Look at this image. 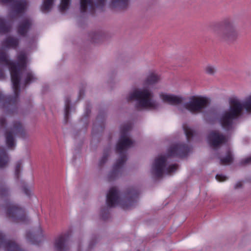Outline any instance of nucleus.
Returning <instances> with one entry per match:
<instances>
[{
	"instance_id": "obj_13",
	"label": "nucleus",
	"mask_w": 251,
	"mask_h": 251,
	"mask_svg": "<svg viewBox=\"0 0 251 251\" xmlns=\"http://www.w3.org/2000/svg\"><path fill=\"white\" fill-rule=\"evenodd\" d=\"M121 195L115 187L110 189L106 197V203L109 207H114L120 202Z\"/></svg>"
},
{
	"instance_id": "obj_36",
	"label": "nucleus",
	"mask_w": 251,
	"mask_h": 251,
	"mask_svg": "<svg viewBox=\"0 0 251 251\" xmlns=\"http://www.w3.org/2000/svg\"><path fill=\"white\" fill-rule=\"evenodd\" d=\"M70 0H61L60 5V10L63 12L68 8Z\"/></svg>"
},
{
	"instance_id": "obj_10",
	"label": "nucleus",
	"mask_w": 251,
	"mask_h": 251,
	"mask_svg": "<svg viewBox=\"0 0 251 251\" xmlns=\"http://www.w3.org/2000/svg\"><path fill=\"white\" fill-rule=\"evenodd\" d=\"M139 193V190L135 188H129L125 195L126 202L122 204V208L126 210L134 206L138 200Z\"/></svg>"
},
{
	"instance_id": "obj_22",
	"label": "nucleus",
	"mask_w": 251,
	"mask_h": 251,
	"mask_svg": "<svg viewBox=\"0 0 251 251\" xmlns=\"http://www.w3.org/2000/svg\"><path fill=\"white\" fill-rule=\"evenodd\" d=\"M9 161V159L5 148L0 147V168L5 167Z\"/></svg>"
},
{
	"instance_id": "obj_30",
	"label": "nucleus",
	"mask_w": 251,
	"mask_h": 251,
	"mask_svg": "<svg viewBox=\"0 0 251 251\" xmlns=\"http://www.w3.org/2000/svg\"><path fill=\"white\" fill-rule=\"evenodd\" d=\"M10 30V27L7 25L3 20L0 18V33H6Z\"/></svg>"
},
{
	"instance_id": "obj_12",
	"label": "nucleus",
	"mask_w": 251,
	"mask_h": 251,
	"mask_svg": "<svg viewBox=\"0 0 251 251\" xmlns=\"http://www.w3.org/2000/svg\"><path fill=\"white\" fill-rule=\"evenodd\" d=\"M71 235V231L59 235L55 240L54 248L56 251H69V248L68 242Z\"/></svg>"
},
{
	"instance_id": "obj_23",
	"label": "nucleus",
	"mask_w": 251,
	"mask_h": 251,
	"mask_svg": "<svg viewBox=\"0 0 251 251\" xmlns=\"http://www.w3.org/2000/svg\"><path fill=\"white\" fill-rule=\"evenodd\" d=\"M128 0H112L111 6L112 7L126 8L128 5Z\"/></svg>"
},
{
	"instance_id": "obj_15",
	"label": "nucleus",
	"mask_w": 251,
	"mask_h": 251,
	"mask_svg": "<svg viewBox=\"0 0 251 251\" xmlns=\"http://www.w3.org/2000/svg\"><path fill=\"white\" fill-rule=\"evenodd\" d=\"M26 238L32 244L39 245L44 239L43 230L41 227H39L36 233L27 232Z\"/></svg>"
},
{
	"instance_id": "obj_40",
	"label": "nucleus",
	"mask_w": 251,
	"mask_h": 251,
	"mask_svg": "<svg viewBox=\"0 0 251 251\" xmlns=\"http://www.w3.org/2000/svg\"><path fill=\"white\" fill-rule=\"evenodd\" d=\"M240 164L241 165L251 164V156L241 160Z\"/></svg>"
},
{
	"instance_id": "obj_46",
	"label": "nucleus",
	"mask_w": 251,
	"mask_h": 251,
	"mask_svg": "<svg viewBox=\"0 0 251 251\" xmlns=\"http://www.w3.org/2000/svg\"><path fill=\"white\" fill-rule=\"evenodd\" d=\"M84 95V92L82 90H80L79 93L78 99H80Z\"/></svg>"
},
{
	"instance_id": "obj_11",
	"label": "nucleus",
	"mask_w": 251,
	"mask_h": 251,
	"mask_svg": "<svg viewBox=\"0 0 251 251\" xmlns=\"http://www.w3.org/2000/svg\"><path fill=\"white\" fill-rule=\"evenodd\" d=\"M167 159L164 156H160L156 158L152 167V174L157 178L161 177L165 171Z\"/></svg>"
},
{
	"instance_id": "obj_31",
	"label": "nucleus",
	"mask_w": 251,
	"mask_h": 251,
	"mask_svg": "<svg viewBox=\"0 0 251 251\" xmlns=\"http://www.w3.org/2000/svg\"><path fill=\"white\" fill-rule=\"evenodd\" d=\"M22 190L24 193L27 197H30L32 194V188L31 187L28 186L24 182L22 184Z\"/></svg>"
},
{
	"instance_id": "obj_3",
	"label": "nucleus",
	"mask_w": 251,
	"mask_h": 251,
	"mask_svg": "<svg viewBox=\"0 0 251 251\" xmlns=\"http://www.w3.org/2000/svg\"><path fill=\"white\" fill-rule=\"evenodd\" d=\"M9 193V189L5 184H0V199L5 200L4 208L7 216L13 222L27 224L29 220L25 210L7 199Z\"/></svg>"
},
{
	"instance_id": "obj_27",
	"label": "nucleus",
	"mask_w": 251,
	"mask_h": 251,
	"mask_svg": "<svg viewBox=\"0 0 251 251\" xmlns=\"http://www.w3.org/2000/svg\"><path fill=\"white\" fill-rule=\"evenodd\" d=\"M53 0H44L41 6V10L43 12H48L51 8Z\"/></svg>"
},
{
	"instance_id": "obj_33",
	"label": "nucleus",
	"mask_w": 251,
	"mask_h": 251,
	"mask_svg": "<svg viewBox=\"0 0 251 251\" xmlns=\"http://www.w3.org/2000/svg\"><path fill=\"white\" fill-rule=\"evenodd\" d=\"M131 128V126L130 124H126L123 125L121 127V135L127 136L128 132L130 130Z\"/></svg>"
},
{
	"instance_id": "obj_24",
	"label": "nucleus",
	"mask_w": 251,
	"mask_h": 251,
	"mask_svg": "<svg viewBox=\"0 0 251 251\" xmlns=\"http://www.w3.org/2000/svg\"><path fill=\"white\" fill-rule=\"evenodd\" d=\"M233 160V157L232 152L230 150H228L226 152V156L220 159V164L227 165L232 162Z\"/></svg>"
},
{
	"instance_id": "obj_34",
	"label": "nucleus",
	"mask_w": 251,
	"mask_h": 251,
	"mask_svg": "<svg viewBox=\"0 0 251 251\" xmlns=\"http://www.w3.org/2000/svg\"><path fill=\"white\" fill-rule=\"evenodd\" d=\"M110 152V150L107 149L104 151L103 154L100 160V166H102L107 161Z\"/></svg>"
},
{
	"instance_id": "obj_9",
	"label": "nucleus",
	"mask_w": 251,
	"mask_h": 251,
	"mask_svg": "<svg viewBox=\"0 0 251 251\" xmlns=\"http://www.w3.org/2000/svg\"><path fill=\"white\" fill-rule=\"evenodd\" d=\"M209 144L213 149H217L223 144L227 142V137L217 130H212L207 136Z\"/></svg>"
},
{
	"instance_id": "obj_6",
	"label": "nucleus",
	"mask_w": 251,
	"mask_h": 251,
	"mask_svg": "<svg viewBox=\"0 0 251 251\" xmlns=\"http://www.w3.org/2000/svg\"><path fill=\"white\" fill-rule=\"evenodd\" d=\"M26 135L25 130L21 122L15 121L12 127L7 129L5 132L6 144L8 149H13L15 146L14 136L25 138Z\"/></svg>"
},
{
	"instance_id": "obj_48",
	"label": "nucleus",
	"mask_w": 251,
	"mask_h": 251,
	"mask_svg": "<svg viewBox=\"0 0 251 251\" xmlns=\"http://www.w3.org/2000/svg\"><path fill=\"white\" fill-rule=\"evenodd\" d=\"M89 248H92V245L91 243H90V245H89Z\"/></svg>"
},
{
	"instance_id": "obj_41",
	"label": "nucleus",
	"mask_w": 251,
	"mask_h": 251,
	"mask_svg": "<svg viewBox=\"0 0 251 251\" xmlns=\"http://www.w3.org/2000/svg\"><path fill=\"white\" fill-rule=\"evenodd\" d=\"M6 121L4 117H0V128H5L6 127Z\"/></svg>"
},
{
	"instance_id": "obj_8",
	"label": "nucleus",
	"mask_w": 251,
	"mask_h": 251,
	"mask_svg": "<svg viewBox=\"0 0 251 251\" xmlns=\"http://www.w3.org/2000/svg\"><path fill=\"white\" fill-rule=\"evenodd\" d=\"M191 148L185 144H176L171 146L168 151V156L182 158L186 156Z\"/></svg>"
},
{
	"instance_id": "obj_2",
	"label": "nucleus",
	"mask_w": 251,
	"mask_h": 251,
	"mask_svg": "<svg viewBox=\"0 0 251 251\" xmlns=\"http://www.w3.org/2000/svg\"><path fill=\"white\" fill-rule=\"evenodd\" d=\"M243 108L247 111L251 112V96L247 99L243 104L235 99L230 101L229 110L225 112L220 119V123L224 129L229 131L232 128L233 120L241 115Z\"/></svg>"
},
{
	"instance_id": "obj_28",
	"label": "nucleus",
	"mask_w": 251,
	"mask_h": 251,
	"mask_svg": "<svg viewBox=\"0 0 251 251\" xmlns=\"http://www.w3.org/2000/svg\"><path fill=\"white\" fill-rule=\"evenodd\" d=\"M70 103L71 100L70 98H66L65 100V113H64V118L66 122L68 121L69 119V116L70 114Z\"/></svg>"
},
{
	"instance_id": "obj_39",
	"label": "nucleus",
	"mask_w": 251,
	"mask_h": 251,
	"mask_svg": "<svg viewBox=\"0 0 251 251\" xmlns=\"http://www.w3.org/2000/svg\"><path fill=\"white\" fill-rule=\"evenodd\" d=\"M109 211H108V210L107 209V208H105V209H102L101 210V218L103 220H106L109 217Z\"/></svg>"
},
{
	"instance_id": "obj_37",
	"label": "nucleus",
	"mask_w": 251,
	"mask_h": 251,
	"mask_svg": "<svg viewBox=\"0 0 251 251\" xmlns=\"http://www.w3.org/2000/svg\"><path fill=\"white\" fill-rule=\"evenodd\" d=\"M205 71L207 74L214 75L216 72V68L212 65H208L205 68Z\"/></svg>"
},
{
	"instance_id": "obj_1",
	"label": "nucleus",
	"mask_w": 251,
	"mask_h": 251,
	"mask_svg": "<svg viewBox=\"0 0 251 251\" xmlns=\"http://www.w3.org/2000/svg\"><path fill=\"white\" fill-rule=\"evenodd\" d=\"M0 64L9 67L14 93V96H5L0 91V105L2 108H8L13 113L17 108L20 93L19 71L15 62L8 59L7 53L2 49H0Z\"/></svg>"
},
{
	"instance_id": "obj_29",
	"label": "nucleus",
	"mask_w": 251,
	"mask_h": 251,
	"mask_svg": "<svg viewBox=\"0 0 251 251\" xmlns=\"http://www.w3.org/2000/svg\"><path fill=\"white\" fill-rule=\"evenodd\" d=\"M183 130L185 133L187 139L188 141H189L194 136L195 132L194 131L188 127L187 126L184 125L183 126Z\"/></svg>"
},
{
	"instance_id": "obj_7",
	"label": "nucleus",
	"mask_w": 251,
	"mask_h": 251,
	"mask_svg": "<svg viewBox=\"0 0 251 251\" xmlns=\"http://www.w3.org/2000/svg\"><path fill=\"white\" fill-rule=\"evenodd\" d=\"M208 103L207 100L204 97L192 96L184 106L192 113L199 112L204 108Z\"/></svg>"
},
{
	"instance_id": "obj_47",
	"label": "nucleus",
	"mask_w": 251,
	"mask_h": 251,
	"mask_svg": "<svg viewBox=\"0 0 251 251\" xmlns=\"http://www.w3.org/2000/svg\"><path fill=\"white\" fill-rule=\"evenodd\" d=\"M4 76V73L2 70L0 69V78H2Z\"/></svg>"
},
{
	"instance_id": "obj_20",
	"label": "nucleus",
	"mask_w": 251,
	"mask_h": 251,
	"mask_svg": "<svg viewBox=\"0 0 251 251\" xmlns=\"http://www.w3.org/2000/svg\"><path fill=\"white\" fill-rule=\"evenodd\" d=\"M238 34L234 27L230 24L226 26V33L224 38L228 41H233L237 37Z\"/></svg>"
},
{
	"instance_id": "obj_44",
	"label": "nucleus",
	"mask_w": 251,
	"mask_h": 251,
	"mask_svg": "<svg viewBox=\"0 0 251 251\" xmlns=\"http://www.w3.org/2000/svg\"><path fill=\"white\" fill-rule=\"evenodd\" d=\"M242 185V183L241 181H238L236 183V184L235 185V188L237 189L241 187Z\"/></svg>"
},
{
	"instance_id": "obj_5",
	"label": "nucleus",
	"mask_w": 251,
	"mask_h": 251,
	"mask_svg": "<svg viewBox=\"0 0 251 251\" xmlns=\"http://www.w3.org/2000/svg\"><path fill=\"white\" fill-rule=\"evenodd\" d=\"M152 93L147 89L143 90L136 89L130 93L127 97V100L130 101L135 100L137 101V108L156 109L158 103L152 100Z\"/></svg>"
},
{
	"instance_id": "obj_4",
	"label": "nucleus",
	"mask_w": 251,
	"mask_h": 251,
	"mask_svg": "<svg viewBox=\"0 0 251 251\" xmlns=\"http://www.w3.org/2000/svg\"><path fill=\"white\" fill-rule=\"evenodd\" d=\"M133 143V141L128 138L127 136L121 135L116 147V151L119 154L120 158L117 160L113 166L112 170L109 174V180L115 179L120 174L123 166L126 160V151L130 148Z\"/></svg>"
},
{
	"instance_id": "obj_35",
	"label": "nucleus",
	"mask_w": 251,
	"mask_h": 251,
	"mask_svg": "<svg viewBox=\"0 0 251 251\" xmlns=\"http://www.w3.org/2000/svg\"><path fill=\"white\" fill-rule=\"evenodd\" d=\"M22 162L21 161H18L16 164L15 170V176L17 179L19 178L20 173L22 167Z\"/></svg>"
},
{
	"instance_id": "obj_21",
	"label": "nucleus",
	"mask_w": 251,
	"mask_h": 251,
	"mask_svg": "<svg viewBox=\"0 0 251 251\" xmlns=\"http://www.w3.org/2000/svg\"><path fill=\"white\" fill-rule=\"evenodd\" d=\"M19 43V41L17 38L9 36L2 42L1 45L5 48L15 49L18 46Z\"/></svg>"
},
{
	"instance_id": "obj_18",
	"label": "nucleus",
	"mask_w": 251,
	"mask_h": 251,
	"mask_svg": "<svg viewBox=\"0 0 251 251\" xmlns=\"http://www.w3.org/2000/svg\"><path fill=\"white\" fill-rule=\"evenodd\" d=\"M27 5L25 0H16L12 5V9L14 13L17 15L24 13Z\"/></svg>"
},
{
	"instance_id": "obj_38",
	"label": "nucleus",
	"mask_w": 251,
	"mask_h": 251,
	"mask_svg": "<svg viewBox=\"0 0 251 251\" xmlns=\"http://www.w3.org/2000/svg\"><path fill=\"white\" fill-rule=\"evenodd\" d=\"M178 168V165L177 164H173L170 165L167 168H166V171L167 174L169 175L171 173L175 172L177 170Z\"/></svg>"
},
{
	"instance_id": "obj_45",
	"label": "nucleus",
	"mask_w": 251,
	"mask_h": 251,
	"mask_svg": "<svg viewBox=\"0 0 251 251\" xmlns=\"http://www.w3.org/2000/svg\"><path fill=\"white\" fill-rule=\"evenodd\" d=\"M14 0H0V2L3 3H8L12 2Z\"/></svg>"
},
{
	"instance_id": "obj_32",
	"label": "nucleus",
	"mask_w": 251,
	"mask_h": 251,
	"mask_svg": "<svg viewBox=\"0 0 251 251\" xmlns=\"http://www.w3.org/2000/svg\"><path fill=\"white\" fill-rule=\"evenodd\" d=\"M36 80V78L33 75L32 73L28 72L27 73L26 77L24 81V85L26 86L32 81Z\"/></svg>"
},
{
	"instance_id": "obj_19",
	"label": "nucleus",
	"mask_w": 251,
	"mask_h": 251,
	"mask_svg": "<svg viewBox=\"0 0 251 251\" xmlns=\"http://www.w3.org/2000/svg\"><path fill=\"white\" fill-rule=\"evenodd\" d=\"M17 58L18 61L15 63L19 71V76L21 78L20 71L22 69H25L26 67V55L24 52L21 51L18 54Z\"/></svg>"
},
{
	"instance_id": "obj_43",
	"label": "nucleus",
	"mask_w": 251,
	"mask_h": 251,
	"mask_svg": "<svg viewBox=\"0 0 251 251\" xmlns=\"http://www.w3.org/2000/svg\"><path fill=\"white\" fill-rule=\"evenodd\" d=\"M106 0H97L96 5L98 7L100 6L103 7L104 5Z\"/></svg>"
},
{
	"instance_id": "obj_26",
	"label": "nucleus",
	"mask_w": 251,
	"mask_h": 251,
	"mask_svg": "<svg viewBox=\"0 0 251 251\" xmlns=\"http://www.w3.org/2000/svg\"><path fill=\"white\" fill-rule=\"evenodd\" d=\"M159 76L153 73H151L145 80V83L146 85H151L157 82L159 80Z\"/></svg>"
},
{
	"instance_id": "obj_25",
	"label": "nucleus",
	"mask_w": 251,
	"mask_h": 251,
	"mask_svg": "<svg viewBox=\"0 0 251 251\" xmlns=\"http://www.w3.org/2000/svg\"><path fill=\"white\" fill-rule=\"evenodd\" d=\"M88 5L93 8L92 0H80V11L81 13L86 12Z\"/></svg>"
},
{
	"instance_id": "obj_14",
	"label": "nucleus",
	"mask_w": 251,
	"mask_h": 251,
	"mask_svg": "<svg viewBox=\"0 0 251 251\" xmlns=\"http://www.w3.org/2000/svg\"><path fill=\"white\" fill-rule=\"evenodd\" d=\"M3 247L7 251H24L12 240H7L5 235L0 231V247Z\"/></svg>"
},
{
	"instance_id": "obj_42",
	"label": "nucleus",
	"mask_w": 251,
	"mask_h": 251,
	"mask_svg": "<svg viewBox=\"0 0 251 251\" xmlns=\"http://www.w3.org/2000/svg\"><path fill=\"white\" fill-rule=\"evenodd\" d=\"M216 179L219 182H223L226 180L227 178L225 176L218 174L216 176Z\"/></svg>"
},
{
	"instance_id": "obj_17",
	"label": "nucleus",
	"mask_w": 251,
	"mask_h": 251,
	"mask_svg": "<svg viewBox=\"0 0 251 251\" xmlns=\"http://www.w3.org/2000/svg\"><path fill=\"white\" fill-rule=\"evenodd\" d=\"M31 26V22L28 19H25L21 22L17 26V32L23 36H25Z\"/></svg>"
},
{
	"instance_id": "obj_16",
	"label": "nucleus",
	"mask_w": 251,
	"mask_h": 251,
	"mask_svg": "<svg viewBox=\"0 0 251 251\" xmlns=\"http://www.w3.org/2000/svg\"><path fill=\"white\" fill-rule=\"evenodd\" d=\"M159 96L164 102L168 103L171 105H177L180 104L183 101L181 97L174 95L161 93L160 94Z\"/></svg>"
}]
</instances>
